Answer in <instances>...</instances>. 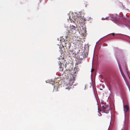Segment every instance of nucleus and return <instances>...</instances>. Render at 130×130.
<instances>
[{
  "mask_svg": "<svg viewBox=\"0 0 130 130\" xmlns=\"http://www.w3.org/2000/svg\"><path fill=\"white\" fill-rule=\"evenodd\" d=\"M110 107L107 105H104L102 106L101 109L105 113H107L110 111Z\"/></svg>",
  "mask_w": 130,
  "mask_h": 130,
  "instance_id": "f257e3e1",
  "label": "nucleus"
},
{
  "mask_svg": "<svg viewBox=\"0 0 130 130\" xmlns=\"http://www.w3.org/2000/svg\"><path fill=\"white\" fill-rule=\"evenodd\" d=\"M73 34H74V32H72L70 30L69 31L67 30L64 33V35L65 37L67 38L68 37H70V36H72Z\"/></svg>",
  "mask_w": 130,
  "mask_h": 130,
  "instance_id": "f03ea898",
  "label": "nucleus"
},
{
  "mask_svg": "<svg viewBox=\"0 0 130 130\" xmlns=\"http://www.w3.org/2000/svg\"><path fill=\"white\" fill-rule=\"evenodd\" d=\"M59 63V68L60 69V70L62 71H63V70L64 68L65 69L66 68V67L65 66H64L63 64L61 63L60 61L58 62Z\"/></svg>",
  "mask_w": 130,
  "mask_h": 130,
  "instance_id": "7ed1b4c3",
  "label": "nucleus"
},
{
  "mask_svg": "<svg viewBox=\"0 0 130 130\" xmlns=\"http://www.w3.org/2000/svg\"><path fill=\"white\" fill-rule=\"evenodd\" d=\"M70 28L71 29V31L72 32H75V29L76 28V27H75L74 25H71L70 26Z\"/></svg>",
  "mask_w": 130,
  "mask_h": 130,
  "instance_id": "20e7f679",
  "label": "nucleus"
},
{
  "mask_svg": "<svg viewBox=\"0 0 130 130\" xmlns=\"http://www.w3.org/2000/svg\"><path fill=\"white\" fill-rule=\"evenodd\" d=\"M74 82V80H69V81H68V82L67 83V84L68 85L70 86L71 85H72L73 83Z\"/></svg>",
  "mask_w": 130,
  "mask_h": 130,
  "instance_id": "39448f33",
  "label": "nucleus"
},
{
  "mask_svg": "<svg viewBox=\"0 0 130 130\" xmlns=\"http://www.w3.org/2000/svg\"><path fill=\"white\" fill-rule=\"evenodd\" d=\"M64 87L65 89H68V90H69L70 88V86L68 85V84L64 85Z\"/></svg>",
  "mask_w": 130,
  "mask_h": 130,
  "instance_id": "423d86ee",
  "label": "nucleus"
},
{
  "mask_svg": "<svg viewBox=\"0 0 130 130\" xmlns=\"http://www.w3.org/2000/svg\"><path fill=\"white\" fill-rule=\"evenodd\" d=\"M124 108L126 110V111L127 112H128L129 111V107L127 105L124 106Z\"/></svg>",
  "mask_w": 130,
  "mask_h": 130,
  "instance_id": "0eeeda50",
  "label": "nucleus"
},
{
  "mask_svg": "<svg viewBox=\"0 0 130 130\" xmlns=\"http://www.w3.org/2000/svg\"><path fill=\"white\" fill-rule=\"evenodd\" d=\"M76 64H80L81 63L82 60L81 59H76Z\"/></svg>",
  "mask_w": 130,
  "mask_h": 130,
  "instance_id": "6e6552de",
  "label": "nucleus"
},
{
  "mask_svg": "<svg viewBox=\"0 0 130 130\" xmlns=\"http://www.w3.org/2000/svg\"><path fill=\"white\" fill-rule=\"evenodd\" d=\"M119 69H120V72L121 74H122V76H123V77L124 78V77H125V75H124V74L123 73V72L122 71V70L121 67H120V66H119Z\"/></svg>",
  "mask_w": 130,
  "mask_h": 130,
  "instance_id": "1a4fd4ad",
  "label": "nucleus"
},
{
  "mask_svg": "<svg viewBox=\"0 0 130 130\" xmlns=\"http://www.w3.org/2000/svg\"><path fill=\"white\" fill-rule=\"evenodd\" d=\"M72 17L73 19L74 20L76 21L77 20H78V18L80 19L79 18L78 16H72Z\"/></svg>",
  "mask_w": 130,
  "mask_h": 130,
  "instance_id": "9d476101",
  "label": "nucleus"
},
{
  "mask_svg": "<svg viewBox=\"0 0 130 130\" xmlns=\"http://www.w3.org/2000/svg\"><path fill=\"white\" fill-rule=\"evenodd\" d=\"M58 86H55L54 87V90L55 91H58Z\"/></svg>",
  "mask_w": 130,
  "mask_h": 130,
  "instance_id": "9b49d317",
  "label": "nucleus"
},
{
  "mask_svg": "<svg viewBox=\"0 0 130 130\" xmlns=\"http://www.w3.org/2000/svg\"><path fill=\"white\" fill-rule=\"evenodd\" d=\"M127 127L126 126H124L123 127L121 130H127Z\"/></svg>",
  "mask_w": 130,
  "mask_h": 130,
  "instance_id": "f8f14e48",
  "label": "nucleus"
},
{
  "mask_svg": "<svg viewBox=\"0 0 130 130\" xmlns=\"http://www.w3.org/2000/svg\"><path fill=\"white\" fill-rule=\"evenodd\" d=\"M126 74L128 76V69L126 68Z\"/></svg>",
  "mask_w": 130,
  "mask_h": 130,
  "instance_id": "ddd939ff",
  "label": "nucleus"
},
{
  "mask_svg": "<svg viewBox=\"0 0 130 130\" xmlns=\"http://www.w3.org/2000/svg\"><path fill=\"white\" fill-rule=\"evenodd\" d=\"M72 69V68H70L69 69H68V70L69 71H71Z\"/></svg>",
  "mask_w": 130,
  "mask_h": 130,
  "instance_id": "4468645a",
  "label": "nucleus"
},
{
  "mask_svg": "<svg viewBox=\"0 0 130 130\" xmlns=\"http://www.w3.org/2000/svg\"><path fill=\"white\" fill-rule=\"evenodd\" d=\"M99 112V116H101V114L99 112Z\"/></svg>",
  "mask_w": 130,
  "mask_h": 130,
  "instance_id": "2eb2a0df",
  "label": "nucleus"
},
{
  "mask_svg": "<svg viewBox=\"0 0 130 130\" xmlns=\"http://www.w3.org/2000/svg\"><path fill=\"white\" fill-rule=\"evenodd\" d=\"M111 34L112 35H113V36H115V35H114L115 34H114V33H111Z\"/></svg>",
  "mask_w": 130,
  "mask_h": 130,
  "instance_id": "dca6fc26",
  "label": "nucleus"
},
{
  "mask_svg": "<svg viewBox=\"0 0 130 130\" xmlns=\"http://www.w3.org/2000/svg\"><path fill=\"white\" fill-rule=\"evenodd\" d=\"M58 40H59V38H58ZM59 39H60L59 40L61 41V40H60V38Z\"/></svg>",
  "mask_w": 130,
  "mask_h": 130,
  "instance_id": "f3484780",
  "label": "nucleus"
},
{
  "mask_svg": "<svg viewBox=\"0 0 130 130\" xmlns=\"http://www.w3.org/2000/svg\"><path fill=\"white\" fill-rule=\"evenodd\" d=\"M68 57H69V58H70V59H71V58H70V56H69Z\"/></svg>",
  "mask_w": 130,
  "mask_h": 130,
  "instance_id": "a211bd4d",
  "label": "nucleus"
},
{
  "mask_svg": "<svg viewBox=\"0 0 130 130\" xmlns=\"http://www.w3.org/2000/svg\"><path fill=\"white\" fill-rule=\"evenodd\" d=\"M93 71V70H92V71H91V72H92Z\"/></svg>",
  "mask_w": 130,
  "mask_h": 130,
  "instance_id": "6ab92c4d",
  "label": "nucleus"
},
{
  "mask_svg": "<svg viewBox=\"0 0 130 130\" xmlns=\"http://www.w3.org/2000/svg\"><path fill=\"white\" fill-rule=\"evenodd\" d=\"M74 56L75 57L76 56L75 55V54Z\"/></svg>",
  "mask_w": 130,
  "mask_h": 130,
  "instance_id": "aec40b11",
  "label": "nucleus"
},
{
  "mask_svg": "<svg viewBox=\"0 0 130 130\" xmlns=\"http://www.w3.org/2000/svg\"><path fill=\"white\" fill-rule=\"evenodd\" d=\"M67 61L68 60V59H67Z\"/></svg>",
  "mask_w": 130,
  "mask_h": 130,
  "instance_id": "412c9836",
  "label": "nucleus"
},
{
  "mask_svg": "<svg viewBox=\"0 0 130 130\" xmlns=\"http://www.w3.org/2000/svg\"><path fill=\"white\" fill-rule=\"evenodd\" d=\"M71 21V22H72V21H71V20H70Z\"/></svg>",
  "mask_w": 130,
  "mask_h": 130,
  "instance_id": "4be33fe9",
  "label": "nucleus"
},
{
  "mask_svg": "<svg viewBox=\"0 0 130 130\" xmlns=\"http://www.w3.org/2000/svg\"><path fill=\"white\" fill-rule=\"evenodd\" d=\"M65 43L66 44V43Z\"/></svg>",
  "mask_w": 130,
  "mask_h": 130,
  "instance_id": "5701e85b",
  "label": "nucleus"
}]
</instances>
